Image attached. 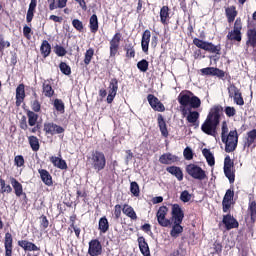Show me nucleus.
<instances>
[{"label": "nucleus", "mask_w": 256, "mask_h": 256, "mask_svg": "<svg viewBox=\"0 0 256 256\" xmlns=\"http://www.w3.org/2000/svg\"><path fill=\"white\" fill-rule=\"evenodd\" d=\"M248 215H250L252 223L256 220V202L250 201L248 204Z\"/></svg>", "instance_id": "39"}, {"label": "nucleus", "mask_w": 256, "mask_h": 256, "mask_svg": "<svg viewBox=\"0 0 256 256\" xmlns=\"http://www.w3.org/2000/svg\"><path fill=\"white\" fill-rule=\"evenodd\" d=\"M138 247L140 249V253H142L143 256H151V251L149 250V244H147L145 237L143 236L138 237Z\"/></svg>", "instance_id": "24"}, {"label": "nucleus", "mask_w": 256, "mask_h": 256, "mask_svg": "<svg viewBox=\"0 0 256 256\" xmlns=\"http://www.w3.org/2000/svg\"><path fill=\"white\" fill-rule=\"evenodd\" d=\"M162 165H173V163L179 162V158L171 153L162 154L159 158Z\"/></svg>", "instance_id": "22"}, {"label": "nucleus", "mask_w": 256, "mask_h": 256, "mask_svg": "<svg viewBox=\"0 0 256 256\" xmlns=\"http://www.w3.org/2000/svg\"><path fill=\"white\" fill-rule=\"evenodd\" d=\"M124 51H126V57L128 59H133V57H135V46L133 45V43H127L124 46Z\"/></svg>", "instance_id": "41"}, {"label": "nucleus", "mask_w": 256, "mask_h": 256, "mask_svg": "<svg viewBox=\"0 0 256 256\" xmlns=\"http://www.w3.org/2000/svg\"><path fill=\"white\" fill-rule=\"evenodd\" d=\"M130 192L134 197H139L141 191L139 190V184H137V182L130 183Z\"/></svg>", "instance_id": "51"}, {"label": "nucleus", "mask_w": 256, "mask_h": 256, "mask_svg": "<svg viewBox=\"0 0 256 256\" xmlns=\"http://www.w3.org/2000/svg\"><path fill=\"white\" fill-rule=\"evenodd\" d=\"M38 173L40 175L41 181L47 185V187H51L53 185V177L49 173V171L45 169H39Z\"/></svg>", "instance_id": "25"}, {"label": "nucleus", "mask_w": 256, "mask_h": 256, "mask_svg": "<svg viewBox=\"0 0 256 256\" xmlns=\"http://www.w3.org/2000/svg\"><path fill=\"white\" fill-rule=\"evenodd\" d=\"M40 51H41L43 57H49V55H51V44H49V41L44 40L42 42Z\"/></svg>", "instance_id": "37"}, {"label": "nucleus", "mask_w": 256, "mask_h": 256, "mask_svg": "<svg viewBox=\"0 0 256 256\" xmlns=\"http://www.w3.org/2000/svg\"><path fill=\"white\" fill-rule=\"evenodd\" d=\"M256 129H253L247 132L246 137L244 139L243 147L244 149H249V147H256Z\"/></svg>", "instance_id": "19"}, {"label": "nucleus", "mask_w": 256, "mask_h": 256, "mask_svg": "<svg viewBox=\"0 0 256 256\" xmlns=\"http://www.w3.org/2000/svg\"><path fill=\"white\" fill-rule=\"evenodd\" d=\"M54 53H56L58 57H65L67 55V50L63 46L56 45L54 47Z\"/></svg>", "instance_id": "52"}, {"label": "nucleus", "mask_w": 256, "mask_h": 256, "mask_svg": "<svg viewBox=\"0 0 256 256\" xmlns=\"http://www.w3.org/2000/svg\"><path fill=\"white\" fill-rule=\"evenodd\" d=\"M35 9H37V0H31L28 11H27V15H26L27 23H31L33 21Z\"/></svg>", "instance_id": "30"}, {"label": "nucleus", "mask_w": 256, "mask_h": 256, "mask_svg": "<svg viewBox=\"0 0 256 256\" xmlns=\"http://www.w3.org/2000/svg\"><path fill=\"white\" fill-rule=\"evenodd\" d=\"M31 109L34 111V113H39V111H41V103L39 100H34L31 102Z\"/></svg>", "instance_id": "60"}, {"label": "nucleus", "mask_w": 256, "mask_h": 256, "mask_svg": "<svg viewBox=\"0 0 256 256\" xmlns=\"http://www.w3.org/2000/svg\"><path fill=\"white\" fill-rule=\"evenodd\" d=\"M202 75H211L212 77H225V72L219 68L207 67L201 69Z\"/></svg>", "instance_id": "21"}, {"label": "nucleus", "mask_w": 256, "mask_h": 256, "mask_svg": "<svg viewBox=\"0 0 256 256\" xmlns=\"http://www.w3.org/2000/svg\"><path fill=\"white\" fill-rule=\"evenodd\" d=\"M28 142L32 151H39L40 145H39V138H37V136L28 137Z\"/></svg>", "instance_id": "44"}, {"label": "nucleus", "mask_w": 256, "mask_h": 256, "mask_svg": "<svg viewBox=\"0 0 256 256\" xmlns=\"http://www.w3.org/2000/svg\"><path fill=\"white\" fill-rule=\"evenodd\" d=\"M121 211H123V208H121V205L117 204L114 207V215L115 219H119L121 217Z\"/></svg>", "instance_id": "63"}, {"label": "nucleus", "mask_w": 256, "mask_h": 256, "mask_svg": "<svg viewBox=\"0 0 256 256\" xmlns=\"http://www.w3.org/2000/svg\"><path fill=\"white\" fill-rule=\"evenodd\" d=\"M224 113L226 117H235L237 115V110L235 109V107L226 106L224 108Z\"/></svg>", "instance_id": "55"}, {"label": "nucleus", "mask_w": 256, "mask_h": 256, "mask_svg": "<svg viewBox=\"0 0 256 256\" xmlns=\"http://www.w3.org/2000/svg\"><path fill=\"white\" fill-rule=\"evenodd\" d=\"M147 99L149 105L152 107V109H154V111H165V106L163 105V103H161V101H159V98L155 97V95L149 94L147 96Z\"/></svg>", "instance_id": "15"}, {"label": "nucleus", "mask_w": 256, "mask_h": 256, "mask_svg": "<svg viewBox=\"0 0 256 256\" xmlns=\"http://www.w3.org/2000/svg\"><path fill=\"white\" fill-rule=\"evenodd\" d=\"M158 125L163 137H169V131L167 130V123L165 122V119L161 115L158 117Z\"/></svg>", "instance_id": "33"}, {"label": "nucleus", "mask_w": 256, "mask_h": 256, "mask_svg": "<svg viewBox=\"0 0 256 256\" xmlns=\"http://www.w3.org/2000/svg\"><path fill=\"white\" fill-rule=\"evenodd\" d=\"M118 89H119V82L117 81L116 78H113L109 84V93L107 96V103L109 104L113 103V100L117 96Z\"/></svg>", "instance_id": "12"}, {"label": "nucleus", "mask_w": 256, "mask_h": 256, "mask_svg": "<svg viewBox=\"0 0 256 256\" xmlns=\"http://www.w3.org/2000/svg\"><path fill=\"white\" fill-rule=\"evenodd\" d=\"M72 25H73V27H74V29L76 30V31H83V22H81V20H79V19H74L73 21H72Z\"/></svg>", "instance_id": "59"}, {"label": "nucleus", "mask_w": 256, "mask_h": 256, "mask_svg": "<svg viewBox=\"0 0 256 256\" xmlns=\"http://www.w3.org/2000/svg\"><path fill=\"white\" fill-rule=\"evenodd\" d=\"M232 99H234V103H236V105H240V106L245 105V101L243 100V96L241 95V92L236 94V96L232 97Z\"/></svg>", "instance_id": "61"}, {"label": "nucleus", "mask_w": 256, "mask_h": 256, "mask_svg": "<svg viewBox=\"0 0 256 256\" xmlns=\"http://www.w3.org/2000/svg\"><path fill=\"white\" fill-rule=\"evenodd\" d=\"M119 45H121V33L117 32L110 40V57H115V55H117Z\"/></svg>", "instance_id": "13"}, {"label": "nucleus", "mask_w": 256, "mask_h": 256, "mask_svg": "<svg viewBox=\"0 0 256 256\" xmlns=\"http://www.w3.org/2000/svg\"><path fill=\"white\" fill-rule=\"evenodd\" d=\"M89 27L91 33H97V31H99V20L95 14L90 17Z\"/></svg>", "instance_id": "35"}, {"label": "nucleus", "mask_w": 256, "mask_h": 256, "mask_svg": "<svg viewBox=\"0 0 256 256\" xmlns=\"http://www.w3.org/2000/svg\"><path fill=\"white\" fill-rule=\"evenodd\" d=\"M10 183L14 189L16 197H21L23 195L24 201L27 203V194L23 192V185L15 178H11Z\"/></svg>", "instance_id": "18"}, {"label": "nucleus", "mask_w": 256, "mask_h": 256, "mask_svg": "<svg viewBox=\"0 0 256 256\" xmlns=\"http://www.w3.org/2000/svg\"><path fill=\"white\" fill-rule=\"evenodd\" d=\"M221 111H223V107L221 106L211 108L206 120L201 126L203 133L211 137H217V127H219V123H221Z\"/></svg>", "instance_id": "2"}, {"label": "nucleus", "mask_w": 256, "mask_h": 256, "mask_svg": "<svg viewBox=\"0 0 256 256\" xmlns=\"http://www.w3.org/2000/svg\"><path fill=\"white\" fill-rule=\"evenodd\" d=\"M193 45L198 47V49H203V51H207V53L221 55V45H215L212 42H207L199 38L193 39Z\"/></svg>", "instance_id": "4"}, {"label": "nucleus", "mask_w": 256, "mask_h": 256, "mask_svg": "<svg viewBox=\"0 0 256 256\" xmlns=\"http://www.w3.org/2000/svg\"><path fill=\"white\" fill-rule=\"evenodd\" d=\"M14 165H16V167H23V165H25V158L23 157V155L15 156Z\"/></svg>", "instance_id": "56"}, {"label": "nucleus", "mask_w": 256, "mask_h": 256, "mask_svg": "<svg viewBox=\"0 0 256 256\" xmlns=\"http://www.w3.org/2000/svg\"><path fill=\"white\" fill-rule=\"evenodd\" d=\"M224 169H233V161L230 156H226L224 159Z\"/></svg>", "instance_id": "62"}, {"label": "nucleus", "mask_w": 256, "mask_h": 256, "mask_svg": "<svg viewBox=\"0 0 256 256\" xmlns=\"http://www.w3.org/2000/svg\"><path fill=\"white\" fill-rule=\"evenodd\" d=\"M122 213H124V215H126L127 217H130V219H133V221L137 220V213H135L133 207L127 204L123 206Z\"/></svg>", "instance_id": "32"}, {"label": "nucleus", "mask_w": 256, "mask_h": 256, "mask_svg": "<svg viewBox=\"0 0 256 256\" xmlns=\"http://www.w3.org/2000/svg\"><path fill=\"white\" fill-rule=\"evenodd\" d=\"M103 254V245L98 239H92L89 242L88 255L99 256Z\"/></svg>", "instance_id": "10"}, {"label": "nucleus", "mask_w": 256, "mask_h": 256, "mask_svg": "<svg viewBox=\"0 0 256 256\" xmlns=\"http://www.w3.org/2000/svg\"><path fill=\"white\" fill-rule=\"evenodd\" d=\"M202 154L203 156L205 157L208 165L210 167H213V165H215V156H213V153H211V150L207 149V148H204L202 150Z\"/></svg>", "instance_id": "34"}, {"label": "nucleus", "mask_w": 256, "mask_h": 256, "mask_svg": "<svg viewBox=\"0 0 256 256\" xmlns=\"http://www.w3.org/2000/svg\"><path fill=\"white\" fill-rule=\"evenodd\" d=\"M90 163L94 171L99 173V171H103L107 166V158L103 152L96 150L91 154Z\"/></svg>", "instance_id": "3"}, {"label": "nucleus", "mask_w": 256, "mask_h": 256, "mask_svg": "<svg viewBox=\"0 0 256 256\" xmlns=\"http://www.w3.org/2000/svg\"><path fill=\"white\" fill-rule=\"evenodd\" d=\"M166 171L170 173V175H174L178 181H181L183 179V170H181L177 166H169L166 168Z\"/></svg>", "instance_id": "29"}, {"label": "nucleus", "mask_w": 256, "mask_h": 256, "mask_svg": "<svg viewBox=\"0 0 256 256\" xmlns=\"http://www.w3.org/2000/svg\"><path fill=\"white\" fill-rule=\"evenodd\" d=\"M180 200L183 203H189V201H191V195L189 194V191L187 190L182 191V193L180 194Z\"/></svg>", "instance_id": "58"}, {"label": "nucleus", "mask_w": 256, "mask_h": 256, "mask_svg": "<svg viewBox=\"0 0 256 256\" xmlns=\"http://www.w3.org/2000/svg\"><path fill=\"white\" fill-rule=\"evenodd\" d=\"M44 131L47 135H60V133H65V129L55 123H45Z\"/></svg>", "instance_id": "14"}, {"label": "nucleus", "mask_w": 256, "mask_h": 256, "mask_svg": "<svg viewBox=\"0 0 256 256\" xmlns=\"http://www.w3.org/2000/svg\"><path fill=\"white\" fill-rule=\"evenodd\" d=\"M183 156L186 161H191L193 159V150L190 147H186L183 151Z\"/></svg>", "instance_id": "57"}, {"label": "nucleus", "mask_w": 256, "mask_h": 256, "mask_svg": "<svg viewBox=\"0 0 256 256\" xmlns=\"http://www.w3.org/2000/svg\"><path fill=\"white\" fill-rule=\"evenodd\" d=\"M168 212L169 208L167 206H161L156 213L158 224L161 227H169L171 225V220L166 218Z\"/></svg>", "instance_id": "9"}, {"label": "nucleus", "mask_w": 256, "mask_h": 256, "mask_svg": "<svg viewBox=\"0 0 256 256\" xmlns=\"http://www.w3.org/2000/svg\"><path fill=\"white\" fill-rule=\"evenodd\" d=\"M177 100L183 117H186V120L193 127H199L200 114L199 112L192 111L191 109H199V107H201V99L195 96L193 92L186 90L180 92Z\"/></svg>", "instance_id": "1"}, {"label": "nucleus", "mask_w": 256, "mask_h": 256, "mask_svg": "<svg viewBox=\"0 0 256 256\" xmlns=\"http://www.w3.org/2000/svg\"><path fill=\"white\" fill-rule=\"evenodd\" d=\"M19 247L24 249V251H41V248H39L35 243L29 242L27 240H20L18 241Z\"/></svg>", "instance_id": "27"}, {"label": "nucleus", "mask_w": 256, "mask_h": 256, "mask_svg": "<svg viewBox=\"0 0 256 256\" xmlns=\"http://www.w3.org/2000/svg\"><path fill=\"white\" fill-rule=\"evenodd\" d=\"M13 191V188H11V185L6 184L5 180L0 178V193H11Z\"/></svg>", "instance_id": "47"}, {"label": "nucleus", "mask_w": 256, "mask_h": 256, "mask_svg": "<svg viewBox=\"0 0 256 256\" xmlns=\"http://www.w3.org/2000/svg\"><path fill=\"white\" fill-rule=\"evenodd\" d=\"M186 172L190 177H192V179H196L197 181H204V179H207V173H205V170L196 164L187 165Z\"/></svg>", "instance_id": "6"}, {"label": "nucleus", "mask_w": 256, "mask_h": 256, "mask_svg": "<svg viewBox=\"0 0 256 256\" xmlns=\"http://www.w3.org/2000/svg\"><path fill=\"white\" fill-rule=\"evenodd\" d=\"M238 93H241V91L239 90V88H237L235 85L231 84L229 87H228V94H229V97L231 99H233V97H235L236 95H238Z\"/></svg>", "instance_id": "54"}, {"label": "nucleus", "mask_w": 256, "mask_h": 256, "mask_svg": "<svg viewBox=\"0 0 256 256\" xmlns=\"http://www.w3.org/2000/svg\"><path fill=\"white\" fill-rule=\"evenodd\" d=\"M233 197H235V192L231 189H228L222 201V207H223L224 213H227V211L231 209V201H233Z\"/></svg>", "instance_id": "17"}, {"label": "nucleus", "mask_w": 256, "mask_h": 256, "mask_svg": "<svg viewBox=\"0 0 256 256\" xmlns=\"http://www.w3.org/2000/svg\"><path fill=\"white\" fill-rule=\"evenodd\" d=\"M137 67L141 73H147L149 70V62L146 59H142L137 63Z\"/></svg>", "instance_id": "50"}, {"label": "nucleus", "mask_w": 256, "mask_h": 256, "mask_svg": "<svg viewBox=\"0 0 256 256\" xmlns=\"http://www.w3.org/2000/svg\"><path fill=\"white\" fill-rule=\"evenodd\" d=\"M243 29V23L241 22V18H237L234 23V28L232 31L228 32L227 39L229 41H238L241 42V30Z\"/></svg>", "instance_id": "8"}, {"label": "nucleus", "mask_w": 256, "mask_h": 256, "mask_svg": "<svg viewBox=\"0 0 256 256\" xmlns=\"http://www.w3.org/2000/svg\"><path fill=\"white\" fill-rule=\"evenodd\" d=\"M168 19H169V7L163 6L160 10V21L163 25H167Z\"/></svg>", "instance_id": "40"}, {"label": "nucleus", "mask_w": 256, "mask_h": 256, "mask_svg": "<svg viewBox=\"0 0 256 256\" xmlns=\"http://www.w3.org/2000/svg\"><path fill=\"white\" fill-rule=\"evenodd\" d=\"M222 223L225 225L227 231H231V229H237V227H239V222L235 217L231 216V214L224 215Z\"/></svg>", "instance_id": "16"}, {"label": "nucleus", "mask_w": 256, "mask_h": 256, "mask_svg": "<svg viewBox=\"0 0 256 256\" xmlns=\"http://www.w3.org/2000/svg\"><path fill=\"white\" fill-rule=\"evenodd\" d=\"M59 69L64 75H71V67L67 65V63L61 62L59 65Z\"/></svg>", "instance_id": "53"}, {"label": "nucleus", "mask_w": 256, "mask_h": 256, "mask_svg": "<svg viewBox=\"0 0 256 256\" xmlns=\"http://www.w3.org/2000/svg\"><path fill=\"white\" fill-rule=\"evenodd\" d=\"M222 142L225 143L226 153H233L237 149V143H239V135L237 130H232L229 132L228 137L224 136Z\"/></svg>", "instance_id": "5"}, {"label": "nucleus", "mask_w": 256, "mask_h": 256, "mask_svg": "<svg viewBox=\"0 0 256 256\" xmlns=\"http://www.w3.org/2000/svg\"><path fill=\"white\" fill-rule=\"evenodd\" d=\"M27 117H28V125H30V127H35V125H37V119H39V115H37L33 111H28Z\"/></svg>", "instance_id": "43"}, {"label": "nucleus", "mask_w": 256, "mask_h": 256, "mask_svg": "<svg viewBox=\"0 0 256 256\" xmlns=\"http://www.w3.org/2000/svg\"><path fill=\"white\" fill-rule=\"evenodd\" d=\"M53 106L59 113H65V103H63V100L55 99Z\"/></svg>", "instance_id": "49"}, {"label": "nucleus", "mask_w": 256, "mask_h": 256, "mask_svg": "<svg viewBox=\"0 0 256 256\" xmlns=\"http://www.w3.org/2000/svg\"><path fill=\"white\" fill-rule=\"evenodd\" d=\"M246 53L249 55H256V30L249 29L247 31V41H246Z\"/></svg>", "instance_id": "7"}, {"label": "nucleus", "mask_w": 256, "mask_h": 256, "mask_svg": "<svg viewBox=\"0 0 256 256\" xmlns=\"http://www.w3.org/2000/svg\"><path fill=\"white\" fill-rule=\"evenodd\" d=\"M226 17L228 23H233L235 21V17H237V10H235V7L226 8Z\"/></svg>", "instance_id": "42"}, {"label": "nucleus", "mask_w": 256, "mask_h": 256, "mask_svg": "<svg viewBox=\"0 0 256 256\" xmlns=\"http://www.w3.org/2000/svg\"><path fill=\"white\" fill-rule=\"evenodd\" d=\"M23 101H25V84H20L16 88V107H21Z\"/></svg>", "instance_id": "26"}, {"label": "nucleus", "mask_w": 256, "mask_h": 256, "mask_svg": "<svg viewBox=\"0 0 256 256\" xmlns=\"http://www.w3.org/2000/svg\"><path fill=\"white\" fill-rule=\"evenodd\" d=\"M149 43H151V31L145 30L141 39V47L144 53H149Z\"/></svg>", "instance_id": "23"}, {"label": "nucleus", "mask_w": 256, "mask_h": 256, "mask_svg": "<svg viewBox=\"0 0 256 256\" xmlns=\"http://www.w3.org/2000/svg\"><path fill=\"white\" fill-rule=\"evenodd\" d=\"M172 221L173 223H183V219L185 218V213L179 204L172 205Z\"/></svg>", "instance_id": "11"}, {"label": "nucleus", "mask_w": 256, "mask_h": 256, "mask_svg": "<svg viewBox=\"0 0 256 256\" xmlns=\"http://www.w3.org/2000/svg\"><path fill=\"white\" fill-rule=\"evenodd\" d=\"M181 233H183V226H181V222H173V226L170 231L171 237L177 239Z\"/></svg>", "instance_id": "31"}, {"label": "nucleus", "mask_w": 256, "mask_h": 256, "mask_svg": "<svg viewBox=\"0 0 256 256\" xmlns=\"http://www.w3.org/2000/svg\"><path fill=\"white\" fill-rule=\"evenodd\" d=\"M98 229L101 233H107L109 231V220H107V217L100 218Z\"/></svg>", "instance_id": "36"}, {"label": "nucleus", "mask_w": 256, "mask_h": 256, "mask_svg": "<svg viewBox=\"0 0 256 256\" xmlns=\"http://www.w3.org/2000/svg\"><path fill=\"white\" fill-rule=\"evenodd\" d=\"M23 35H24V37H26V39H31V27L24 26Z\"/></svg>", "instance_id": "64"}, {"label": "nucleus", "mask_w": 256, "mask_h": 256, "mask_svg": "<svg viewBox=\"0 0 256 256\" xmlns=\"http://www.w3.org/2000/svg\"><path fill=\"white\" fill-rule=\"evenodd\" d=\"M93 55H95V50L93 48L86 50L84 55V65H89L91 63Z\"/></svg>", "instance_id": "45"}, {"label": "nucleus", "mask_w": 256, "mask_h": 256, "mask_svg": "<svg viewBox=\"0 0 256 256\" xmlns=\"http://www.w3.org/2000/svg\"><path fill=\"white\" fill-rule=\"evenodd\" d=\"M50 161L54 165V167H57V169H61L62 171L67 169V162L62 158H59L57 156H52L50 158Z\"/></svg>", "instance_id": "28"}, {"label": "nucleus", "mask_w": 256, "mask_h": 256, "mask_svg": "<svg viewBox=\"0 0 256 256\" xmlns=\"http://www.w3.org/2000/svg\"><path fill=\"white\" fill-rule=\"evenodd\" d=\"M11 47V42L5 39L3 34H0V53H3L5 49H9Z\"/></svg>", "instance_id": "46"}, {"label": "nucleus", "mask_w": 256, "mask_h": 256, "mask_svg": "<svg viewBox=\"0 0 256 256\" xmlns=\"http://www.w3.org/2000/svg\"><path fill=\"white\" fill-rule=\"evenodd\" d=\"M43 94L45 97H53L55 94V90H53V87L51 86V83L49 81H44L43 83Z\"/></svg>", "instance_id": "38"}, {"label": "nucleus", "mask_w": 256, "mask_h": 256, "mask_svg": "<svg viewBox=\"0 0 256 256\" xmlns=\"http://www.w3.org/2000/svg\"><path fill=\"white\" fill-rule=\"evenodd\" d=\"M5 256H13V235L7 232L4 238Z\"/></svg>", "instance_id": "20"}, {"label": "nucleus", "mask_w": 256, "mask_h": 256, "mask_svg": "<svg viewBox=\"0 0 256 256\" xmlns=\"http://www.w3.org/2000/svg\"><path fill=\"white\" fill-rule=\"evenodd\" d=\"M224 175L229 180V183H235V171H233V168H224Z\"/></svg>", "instance_id": "48"}]
</instances>
